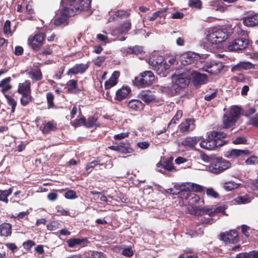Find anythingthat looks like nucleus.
<instances>
[{
  "mask_svg": "<svg viewBox=\"0 0 258 258\" xmlns=\"http://www.w3.org/2000/svg\"><path fill=\"white\" fill-rule=\"evenodd\" d=\"M203 190V186L191 182L176 184L174 185V188L170 189L173 195L179 194V197L183 203L185 204L187 201L189 205L187 208L188 212L190 214L195 215L204 214L205 209L200 208L196 205L198 203H203V201L200 200L199 196L190 191L202 192Z\"/></svg>",
  "mask_w": 258,
  "mask_h": 258,
  "instance_id": "obj_1",
  "label": "nucleus"
},
{
  "mask_svg": "<svg viewBox=\"0 0 258 258\" xmlns=\"http://www.w3.org/2000/svg\"><path fill=\"white\" fill-rule=\"evenodd\" d=\"M231 30L229 28H213L208 30L206 35L205 44L210 49L217 46V44L223 42L230 35Z\"/></svg>",
  "mask_w": 258,
  "mask_h": 258,
  "instance_id": "obj_2",
  "label": "nucleus"
},
{
  "mask_svg": "<svg viewBox=\"0 0 258 258\" xmlns=\"http://www.w3.org/2000/svg\"><path fill=\"white\" fill-rule=\"evenodd\" d=\"M170 86H161L160 90L169 96L179 93L181 89L185 88L190 82V78L185 74H174L172 76Z\"/></svg>",
  "mask_w": 258,
  "mask_h": 258,
  "instance_id": "obj_3",
  "label": "nucleus"
},
{
  "mask_svg": "<svg viewBox=\"0 0 258 258\" xmlns=\"http://www.w3.org/2000/svg\"><path fill=\"white\" fill-rule=\"evenodd\" d=\"M231 166V163L229 161L222 158H215L211 161V165L206 166V169L212 173L218 174L230 168Z\"/></svg>",
  "mask_w": 258,
  "mask_h": 258,
  "instance_id": "obj_4",
  "label": "nucleus"
},
{
  "mask_svg": "<svg viewBox=\"0 0 258 258\" xmlns=\"http://www.w3.org/2000/svg\"><path fill=\"white\" fill-rule=\"evenodd\" d=\"M240 113V109L237 106H233L229 110L226 112L223 118V126L228 128L233 126Z\"/></svg>",
  "mask_w": 258,
  "mask_h": 258,
  "instance_id": "obj_5",
  "label": "nucleus"
},
{
  "mask_svg": "<svg viewBox=\"0 0 258 258\" xmlns=\"http://www.w3.org/2000/svg\"><path fill=\"white\" fill-rule=\"evenodd\" d=\"M164 58L162 55L154 54L148 59V63L157 74L165 76Z\"/></svg>",
  "mask_w": 258,
  "mask_h": 258,
  "instance_id": "obj_6",
  "label": "nucleus"
},
{
  "mask_svg": "<svg viewBox=\"0 0 258 258\" xmlns=\"http://www.w3.org/2000/svg\"><path fill=\"white\" fill-rule=\"evenodd\" d=\"M155 80V77L152 72L145 71L135 78L134 83L139 87H146L152 85Z\"/></svg>",
  "mask_w": 258,
  "mask_h": 258,
  "instance_id": "obj_7",
  "label": "nucleus"
},
{
  "mask_svg": "<svg viewBox=\"0 0 258 258\" xmlns=\"http://www.w3.org/2000/svg\"><path fill=\"white\" fill-rule=\"evenodd\" d=\"M75 15V12L69 7L60 11V15L54 20L53 24L56 26H64L69 23L68 18Z\"/></svg>",
  "mask_w": 258,
  "mask_h": 258,
  "instance_id": "obj_8",
  "label": "nucleus"
},
{
  "mask_svg": "<svg viewBox=\"0 0 258 258\" xmlns=\"http://www.w3.org/2000/svg\"><path fill=\"white\" fill-rule=\"evenodd\" d=\"M70 2H74L70 10H73L75 15L83 11H89L91 8L92 0H69Z\"/></svg>",
  "mask_w": 258,
  "mask_h": 258,
  "instance_id": "obj_9",
  "label": "nucleus"
},
{
  "mask_svg": "<svg viewBox=\"0 0 258 258\" xmlns=\"http://www.w3.org/2000/svg\"><path fill=\"white\" fill-rule=\"evenodd\" d=\"M44 37L45 36L43 33H38L34 36H31L28 39V45L34 51H37L43 45Z\"/></svg>",
  "mask_w": 258,
  "mask_h": 258,
  "instance_id": "obj_10",
  "label": "nucleus"
},
{
  "mask_svg": "<svg viewBox=\"0 0 258 258\" xmlns=\"http://www.w3.org/2000/svg\"><path fill=\"white\" fill-rule=\"evenodd\" d=\"M248 43L249 40L245 37L236 38L229 43L228 49L232 51L243 50L246 48Z\"/></svg>",
  "mask_w": 258,
  "mask_h": 258,
  "instance_id": "obj_11",
  "label": "nucleus"
},
{
  "mask_svg": "<svg viewBox=\"0 0 258 258\" xmlns=\"http://www.w3.org/2000/svg\"><path fill=\"white\" fill-rule=\"evenodd\" d=\"M223 67L222 62L213 61L206 62V67L203 69L205 71L212 75H216L221 72Z\"/></svg>",
  "mask_w": 258,
  "mask_h": 258,
  "instance_id": "obj_12",
  "label": "nucleus"
},
{
  "mask_svg": "<svg viewBox=\"0 0 258 258\" xmlns=\"http://www.w3.org/2000/svg\"><path fill=\"white\" fill-rule=\"evenodd\" d=\"M200 59L199 54L193 52H187L182 54L180 56V61L183 66H186Z\"/></svg>",
  "mask_w": 258,
  "mask_h": 258,
  "instance_id": "obj_13",
  "label": "nucleus"
},
{
  "mask_svg": "<svg viewBox=\"0 0 258 258\" xmlns=\"http://www.w3.org/2000/svg\"><path fill=\"white\" fill-rule=\"evenodd\" d=\"M220 239L226 243H235L238 241V234L235 230H230L226 233H222L220 235Z\"/></svg>",
  "mask_w": 258,
  "mask_h": 258,
  "instance_id": "obj_14",
  "label": "nucleus"
},
{
  "mask_svg": "<svg viewBox=\"0 0 258 258\" xmlns=\"http://www.w3.org/2000/svg\"><path fill=\"white\" fill-rule=\"evenodd\" d=\"M223 144L221 143H217L212 138L209 137V140H204L200 143V146L201 148L208 150H213L218 146H222Z\"/></svg>",
  "mask_w": 258,
  "mask_h": 258,
  "instance_id": "obj_15",
  "label": "nucleus"
},
{
  "mask_svg": "<svg viewBox=\"0 0 258 258\" xmlns=\"http://www.w3.org/2000/svg\"><path fill=\"white\" fill-rule=\"evenodd\" d=\"M88 67L89 66L87 64H76L72 68L69 69L67 72V75H72L78 74H83L86 71Z\"/></svg>",
  "mask_w": 258,
  "mask_h": 258,
  "instance_id": "obj_16",
  "label": "nucleus"
},
{
  "mask_svg": "<svg viewBox=\"0 0 258 258\" xmlns=\"http://www.w3.org/2000/svg\"><path fill=\"white\" fill-rule=\"evenodd\" d=\"M249 154V152L247 150L232 149L227 151L225 154V157L228 159H234Z\"/></svg>",
  "mask_w": 258,
  "mask_h": 258,
  "instance_id": "obj_17",
  "label": "nucleus"
},
{
  "mask_svg": "<svg viewBox=\"0 0 258 258\" xmlns=\"http://www.w3.org/2000/svg\"><path fill=\"white\" fill-rule=\"evenodd\" d=\"M195 120L194 119L188 118L182 122L179 125V130L181 133H186L192 131L195 127Z\"/></svg>",
  "mask_w": 258,
  "mask_h": 258,
  "instance_id": "obj_18",
  "label": "nucleus"
},
{
  "mask_svg": "<svg viewBox=\"0 0 258 258\" xmlns=\"http://www.w3.org/2000/svg\"><path fill=\"white\" fill-rule=\"evenodd\" d=\"M131 92V89L129 87L123 86L116 92L115 99L118 101H122L128 96Z\"/></svg>",
  "mask_w": 258,
  "mask_h": 258,
  "instance_id": "obj_19",
  "label": "nucleus"
},
{
  "mask_svg": "<svg viewBox=\"0 0 258 258\" xmlns=\"http://www.w3.org/2000/svg\"><path fill=\"white\" fill-rule=\"evenodd\" d=\"M254 69V65L251 62L249 61H240L232 67L231 71L234 72L241 70H247Z\"/></svg>",
  "mask_w": 258,
  "mask_h": 258,
  "instance_id": "obj_20",
  "label": "nucleus"
},
{
  "mask_svg": "<svg viewBox=\"0 0 258 258\" xmlns=\"http://www.w3.org/2000/svg\"><path fill=\"white\" fill-rule=\"evenodd\" d=\"M17 92L20 94H31V82L29 80H26L18 85Z\"/></svg>",
  "mask_w": 258,
  "mask_h": 258,
  "instance_id": "obj_21",
  "label": "nucleus"
},
{
  "mask_svg": "<svg viewBox=\"0 0 258 258\" xmlns=\"http://www.w3.org/2000/svg\"><path fill=\"white\" fill-rule=\"evenodd\" d=\"M201 139V137H188L182 141L181 145L186 148H191L194 147Z\"/></svg>",
  "mask_w": 258,
  "mask_h": 258,
  "instance_id": "obj_22",
  "label": "nucleus"
},
{
  "mask_svg": "<svg viewBox=\"0 0 258 258\" xmlns=\"http://www.w3.org/2000/svg\"><path fill=\"white\" fill-rule=\"evenodd\" d=\"M207 77L205 74L194 73L192 74V82L195 85L204 84L207 82Z\"/></svg>",
  "mask_w": 258,
  "mask_h": 258,
  "instance_id": "obj_23",
  "label": "nucleus"
},
{
  "mask_svg": "<svg viewBox=\"0 0 258 258\" xmlns=\"http://www.w3.org/2000/svg\"><path fill=\"white\" fill-rule=\"evenodd\" d=\"M128 109L132 111H140L144 108V104L139 100L132 99L127 103Z\"/></svg>",
  "mask_w": 258,
  "mask_h": 258,
  "instance_id": "obj_24",
  "label": "nucleus"
},
{
  "mask_svg": "<svg viewBox=\"0 0 258 258\" xmlns=\"http://www.w3.org/2000/svg\"><path fill=\"white\" fill-rule=\"evenodd\" d=\"M119 76V73L118 72H114L109 79L107 81H106L104 84L105 89H109L116 85L117 83V80Z\"/></svg>",
  "mask_w": 258,
  "mask_h": 258,
  "instance_id": "obj_25",
  "label": "nucleus"
},
{
  "mask_svg": "<svg viewBox=\"0 0 258 258\" xmlns=\"http://www.w3.org/2000/svg\"><path fill=\"white\" fill-rule=\"evenodd\" d=\"M226 208L225 206H219L214 209H205L204 214H207L210 217H214L218 215L219 214H223L225 215V210Z\"/></svg>",
  "mask_w": 258,
  "mask_h": 258,
  "instance_id": "obj_26",
  "label": "nucleus"
},
{
  "mask_svg": "<svg viewBox=\"0 0 258 258\" xmlns=\"http://www.w3.org/2000/svg\"><path fill=\"white\" fill-rule=\"evenodd\" d=\"M141 99L147 103H149L156 99L155 96L150 91H143L140 94Z\"/></svg>",
  "mask_w": 258,
  "mask_h": 258,
  "instance_id": "obj_27",
  "label": "nucleus"
},
{
  "mask_svg": "<svg viewBox=\"0 0 258 258\" xmlns=\"http://www.w3.org/2000/svg\"><path fill=\"white\" fill-rule=\"evenodd\" d=\"M253 12H250L243 19V23L246 26L251 27L258 25Z\"/></svg>",
  "mask_w": 258,
  "mask_h": 258,
  "instance_id": "obj_28",
  "label": "nucleus"
},
{
  "mask_svg": "<svg viewBox=\"0 0 258 258\" xmlns=\"http://www.w3.org/2000/svg\"><path fill=\"white\" fill-rule=\"evenodd\" d=\"M86 241L84 239L72 238L67 240V242L70 247H76L78 246H84Z\"/></svg>",
  "mask_w": 258,
  "mask_h": 258,
  "instance_id": "obj_29",
  "label": "nucleus"
},
{
  "mask_svg": "<svg viewBox=\"0 0 258 258\" xmlns=\"http://www.w3.org/2000/svg\"><path fill=\"white\" fill-rule=\"evenodd\" d=\"M11 80L10 77H7L0 82V88H2V92L3 94L12 89V86L10 84Z\"/></svg>",
  "mask_w": 258,
  "mask_h": 258,
  "instance_id": "obj_30",
  "label": "nucleus"
},
{
  "mask_svg": "<svg viewBox=\"0 0 258 258\" xmlns=\"http://www.w3.org/2000/svg\"><path fill=\"white\" fill-rule=\"evenodd\" d=\"M167 8H163V9L154 13L151 16L148 17V20L152 21L155 20L159 17L161 18H163L164 20L166 17L165 13L167 12Z\"/></svg>",
  "mask_w": 258,
  "mask_h": 258,
  "instance_id": "obj_31",
  "label": "nucleus"
},
{
  "mask_svg": "<svg viewBox=\"0 0 258 258\" xmlns=\"http://www.w3.org/2000/svg\"><path fill=\"white\" fill-rule=\"evenodd\" d=\"M11 229L10 224L4 223L0 226V234L2 236H8L11 234Z\"/></svg>",
  "mask_w": 258,
  "mask_h": 258,
  "instance_id": "obj_32",
  "label": "nucleus"
},
{
  "mask_svg": "<svg viewBox=\"0 0 258 258\" xmlns=\"http://www.w3.org/2000/svg\"><path fill=\"white\" fill-rule=\"evenodd\" d=\"M131 23L130 21L126 20L122 23L117 28V32L120 34L126 33L131 29Z\"/></svg>",
  "mask_w": 258,
  "mask_h": 258,
  "instance_id": "obj_33",
  "label": "nucleus"
},
{
  "mask_svg": "<svg viewBox=\"0 0 258 258\" xmlns=\"http://www.w3.org/2000/svg\"><path fill=\"white\" fill-rule=\"evenodd\" d=\"M226 134L221 132L213 131L211 133V138L217 143H221L224 145L223 141H220L221 139L224 138Z\"/></svg>",
  "mask_w": 258,
  "mask_h": 258,
  "instance_id": "obj_34",
  "label": "nucleus"
},
{
  "mask_svg": "<svg viewBox=\"0 0 258 258\" xmlns=\"http://www.w3.org/2000/svg\"><path fill=\"white\" fill-rule=\"evenodd\" d=\"M221 2L219 0L211 1L209 3V6L212 9L221 12H224L225 8L221 5Z\"/></svg>",
  "mask_w": 258,
  "mask_h": 258,
  "instance_id": "obj_35",
  "label": "nucleus"
},
{
  "mask_svg": "<svg viewBox=\"0 0 258 258\" xmlns=\"http://www.w3.org/2000/svg\"><path fill=\"white\" fill-rule=\"evenodd\" d=\"M164 73L169 70L176 62V59L174 56H169L165 60L164 59Z\"/></svg>",
  "mask_w": 258,
  "mask_h": 258,
  "instance_id": "obj_36",
  "label": "nucleus"
},
{
  "mask_svg": "<svg viewBox=\"0 0 258 258\" xmlns=\"http://www.w3.org/2000/svg\"><path fill=\"white\" fill-rule=\"evenodd\" d=\"M68 91L71 93H75L78 92V83L77 81L75 80H71L67 83Z\"/></svg>",
  "mask_w": 258,
  "mask_h": 258,
  "instance_id": "obj_37",
  "label": "nucleus"
},
{
  "mask_svg": "<svg viewBox=\"0 0 258 258\" xmlns=\"http://www.w3.org/2000/svg\"><path fill=\"white\" fill-rule=\"evenodd\" d=\"M21 95L22 97L20 99V102L23 106L28 105L33 100L31 94H21Z\"/></svg>",
  "mask_w": 258,
  "mask_h": 258,
  "instance_id": "obj_38",
  "label": "nucleus"
},
{
  "mask_svg": "<svg viewBox=\"0 0 258 258\" xmlns=\"http://www.w3.org/2000/svg\"><path fill=\"white\" fill-rule=\"evenodd\" d=\"M56 128V124H54L53 122L49 121L43 124L42 132L43 134H47L51 131H54Z\"/></svg>",
  "mask_w": 258,
  "mask_h": 258,
  "instance_id": "obj_39",
  "label": "nucleus"
},
{
  "mask_svg": "<svg viewBox=\"0 0 258 258\" xmlns=\"http://www.w3.org/2000/svg\"><path fill=\"white\" fill-rule=\"evenodd\" d=\"M240 184L236 183L234 181H231L225 182L223 184V188L226 191H229L238 188Z\"/></svg>",
  "mask_w": 258,
  "mask_h": 258,
  "instance_id": "obj_40",
  "label": "nucleus"
},
{
  "mask_svg": "<svg viewBox=\"0 0 258 258\" xmlns=\"http://www.w3.org/2000/svg\"><path fill=\"white\" fill-rule=\"evenodd\" d=\"M30 77L36 81L40 80L42 78V75L40 70H33L29 73Z\"/></svg>",
  "mask_w": 258,
  "mask_h": 258,
  "instance_id": "obj_41",
  "label": "nucleus"
},
{
  "mask_svg": "<svg viewBox=\"0 0 258 258\" xmlns=\"http://www.w3.org/2000/svg\"><path fill=\"white\" fill-rule=\"evenodd\" d=\"M12 192V188H9L7 190L0 191V201H3L6 203H8V197L11 195Z\"/></svg>",
  "mask_w": 258,
  "mask_h": 258,
  "instance_id": "obj_42",
  "label": "nucleus"
},
{
  "mask_svg": "<svg viewBox=\"0 0 258 258\" xmlns=\"http://www.w3.org/2000/svg\"><path fill=\"white\" fill-rule=\"evenodd\" d=\"M5 96L7 99L8 104L12 107V112H14L17 105L16 101L12 96L9 95H5Z\"/></svg>",
  "mask_w": 258,
  "mask_h": 258,
  "instance_id": "obj_43",
  "label": "nucleus"
},
{
  "mask_svg": "<svg viewBox=\"0 0 258 258\" xmlns=\"http://www.w3.org/2000/svg\"><path fill=\"white\" fill-rule=\"evenodd\" d=\"M236 258H257L255 255V251H251L248 253H240L237 255Z\"/></svg>",
  "mask_w": 258,
  "mask_h": 258,
  "instance_id": "obj_44",
  "label": "nucleus"
},
{
  "mask_svg": "<svg viewBox=\"0 0 258 258\" xmlns=\"http://www.w3.org/2000/svg\"><path fill=\"white\" fill-rule=\"evenodd\" d=\"M172 160V158H169L166 160L162 164L163 167L168 171H172L174 169Z\"/></svg>",
  "mask_w": 258,
  "mask_h": 258,
  "instance_id": "obj_45",
  "label": "nucleus"
},
{
  "mask_svg": "<svg viewBox=\"0 0 258 258\" xmlns=\"http://www.w3.org/2000/svg\"><path fill=\"white\" fill-rule=\"evenodd\" d=\"M126 15V13L123 11H117L115 12L108 19L109 22L113 21L117 19V18H121Z\"/></svg>",
  "mask_w": 258,
  "mask_h": 258,
  "instance_id": "obj_46",
  "label": "nucleus"
},
{
  "mask_svg": "<svg viewBox=\"0 0 258 258\" xmlns=\"http://www.w3.org/2000/svg\"><path fill=\"white\" fill-rule=\"evenodd\" d=\"M236 202L239 204H245L250 202V198L247 195L239 196L236 199Z\"/></svg>",
  "mask_w": 258,
  "mask_h": 258,
  "instance_id": "obj_47",
  "label": "nucleus"
},
{
  "mask_svg": "<svg viewBox=\"0 0 258 258\" xmlns=\"http://www.w3.org/2000/svg\"><path fill=\"white\" fill-rule=\"evenodd\" d=\"M96 38L100 41L104 42L105 44L109 43V40L107 33L104 32L103 34H98L96 35Z\"/></svg>",
  "mask_w": 258,
  "mask_h": 258,
  "instance_id": "obj_48",
  "label": "nucleus"
},
{
  "mask_svg": "<svg viewBox=\"0 0 258 258\" xmlns=\"http://www.w3.org/2000/svg\"><path fill=\"white\" fill-rule=\"evenodd\" d=\"M85 122L86 119L85 117H82L79 119H76L71 123L72 125L74 126L75 127H77L82 125H85Z\"/></svg>",
  "mask_w": 258,
  "mask_h": 258,
  "instance_id": "obj_49",
  "label": "nucleus"
},
{
  "mask_svg": "<svg viewBox=\"0 0 258 258\" xmlns=\"http://www.w3.org/2000/svg\"><path fill=\"white\" fill-rule=\"evenodd\" d=\"M203 233V230H201V228H199V230L197 231V229L194 231L192 229H189L187 230L186 234L189 235L190 237H194L197 235H201Z\"/></svg>",
  "mask_w": 258,
  "mask_h": 258,
  "instance_id": "obj_50",
  "label": "nucleus"
},
{
  "mask_svg": "<svg viewBox=\"0 0 258 258\" xmlns=\"http://www.w3.org/2000/svg\"><path fill=\"white\" fill-rule=\"evenodd\" d=\"M4 32L6 35H11V22L9 20H7L4 24Z\"/></svg>",
  "mask_w": 258,
  "mask_h": 258,
  "instance_id": "obj_51",
  "label": "nucleus"
},
{
  "mask_svg": "<svg viewBox=\"0 0 258 258\" xmlns=\"http://www.w3.org/2000/svg\"><path fill=\"white\" fill-rule=\"evenodd\" d=\"M119 146L120 147V150H121V148H124V150L126 153H131L134 152V150L130 147L128 143L125 144L124 143H120Z\"/></svg>",
  "mask_w": 258,
  "mask_h": 258,
  "instance_id": "obj_52",
  "label": "nucleus"
},
{
  "mask_svg": "<svg viewBox=\"0 0 258 258\" xmlns=\"http://www.w3.org/2000/svg\"><path fill=\"white\" fill-rule=\"evenodd\" d=\"M245 163L247 165H254L258 164V158L255 156L251 157L245 161Z\"/></svg>",
  "mask_w": 258,
  "mask_h": 258,
  "instance_id": "obj_53",
  "label": "nucleus"
},
{
  "mask_svg": "<svg viewBox=\"0 0 258 258\" xmlns=\"http://www.w3.org/2000/svg\"><path fill=\"white\" fill-rule=\"evenodd\" d=\"M189 6L201 9L202 6L201 2L200 0H189Z\"/></svg>",
  "mask_w": 258,
  "mask_h": 258,
  "instance_id": "obj_54",
  "label": "nucleus"
},
{
  "mask_svg": "<svg viewBox=\"0 0 258 258\" xmlns=\"http://www.w3.org/2000/svg\"><path fill=\"white\" fill-rule=\"evenodd\" d=\"M64 197L67 199H75L77 198L76 192L72 190H70L66 192Z\"/></svg>",
  "mask_w": 258,
  "mask_h": 258,
  "instance_id": "obj_55",
  "label": "nucleus"
},
{
  "mask_svg": "<svg viewBox=\"0 0 258 258\" xmlns=\"http://www.w3.org/2000/svg\"><path fill=\"white\" fill-rule=\"evenodd\" d=\"M47 100L48 104V107L50 108L53 106L54 96L51 93H48L46 95Z\"/></svg>",
  "mask_w": 258,
  "mask_h": 258,
  "instance_id": "obj_56",
  "label": "nucleus"
},
{
  "mask_svg": "<svg viewBox=\"0 0 258 258\" xmlns=\"http://www.w3.org/2000/svg\"><path fill=\"white\" fill-rule=\"evenodd\" d=\"M149 143L147 141L140 142L137 144V147L142 150L148 149L149 147Z\"/></svg>",
  "mask_w": 258,
  "mask_h": 258,
  "instance_id": "obj_57",
  "label": "nucleus"
},
{
  "mask_svg": "<svg viewBox=\"0 0 258 258\" xmlns=\"http://www.w3.org/2000/svg\"><path fill=\"white\" fill-rule=\"evenodd\" d=\"M105 58L106 57L104 56H98L94 60L95 65L100 67Z\"/></svg>",
  "mask_w": 258,
  "mask_h": 258,
  "instance_id": "obj_58",
  "label": "nucleus"
},
{
  "mask_svg": "<svg viewBox=\"0 0 258 258\" xmlns=\"http://www.w3.org/2000/svg\"><path fill=\"white\" fill-rule=\"evenodd\" d=\"M207 194L208 196L214 198H217L219 197V194L212 188H209L207 189Z\"/></svg>",
  "mask_w": 258,
  "mask_h": 258,
  "instance_id": "obj_59",
  "label": "nucleus"
},
{
  "mask_svg": "<svg viewBox=\"0 0 258 258\" xmlns=\"http://www.w3.org/2000/svg\"><path fill=\"white\" fill-rule=\"evenodd\" d=\"M133 250L131 248L127 247L123 249L122 251V254L127 257H131L133 255Z\"/></svg>",
  "mask_w": 258,
  "mask_h": 258,
  "instance_id": "obj_60",
  "label": "nucleus"
},
{
  "mask_svg": "<svg viewBox=\"0 0 258 258\" xmlns=\"http://www.w3.org/2000/svg\"><path fill=\"white\" fill-rule=\"evenodd\" d=\"M249 124L255 127H258V113L254 117H253L249 119Z\"/></svg>",
  "mask_w": 258,
  "mask_h": 258,
  "instance_id": "obj_61",
  "label": "nucleus"
},
{
  "mask_svg": "<svg viewBox=\"0 0 258 258\" xmlns=\"http://www.w3.org/2000/svg\"><path fill=\"white\" fill-rule=\"evenodd\" d=\"M129 135V133H121L120 134L115 135L114 136V139L115 140H121L127 137Z\"/></svg>",
  "mask_w": 258,
  "mask_h": 258,
  "instance_id": "obj_62",
  "label": "nucleus"
},
{
  "mask_svg": "<svg viewBox=\"0 0 258 258\" xmlns=\"http://www.w3.org/2000/svg\"><path fill=\"white\" fill-rule=\"evenodd\" d=\"M57 198L58 195L55 192H51L47 195V198L50 201H54Z\"/></svg>",
  "mask_w": 258,
  "mask_h": 258,
  "instance_id": "obj_63",
  "label": "nucleus"
},
{
  "mask_svg": "<svg viewBox=\"0 0 258 258\" xmlns=\"http://www.w3.org/2000/svg\"><path fill=\"white\" fill-rule=\"evenodd\" d=\"M23 245L25 249H30L33 245H35V243L32 240H28L27 241L24 242Z\"/></svg>",
  "mask_w": 258,
  "mask_h": 258,
  "instance_id": "obj_64",
  "label": "nucleus"
}]
</instances>
